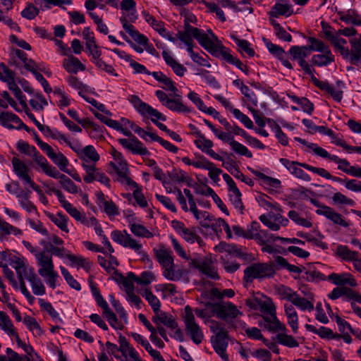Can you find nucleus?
Masks as SVG:
<instances>
[{
    "instance_id": "nucleus-54",
    "label": "nucleus",
    "mask_w": 361,
    "mask_h": 361,
    "mask_svg": "<svg viewBox=\"0 0 361 361\" xmlns=\"http://www.w3.org/2000/svg\"><path fill=\"white\" fill-rule=\"evenodd\" d=\"M20 123V118L16 114L7 111L0 113V123L7 128H14L13 123Z\"/></svg>"
},
{
    "instance_id": "nucleus-42",
    "label": "nucleus",
    "mask_w": 361,
    "mask_h": 361,
    "mask_svg": "<svg viewBox=\"0 0 361 361\" xmlns=\"http://www.w3.org/2000/svg\"><path fill=\"white\" fill-rule=\"evenodd\" d=\"M67 259L71 262V266L77 269L82 268L89 271L92 266V262L89 259L83 257L81 255H67Z\"/></svg>"
},
{
    "instance_id": "nucleus-21",
    "label": "nucleus",
    "mask_w": 361,
    "mask_h": 361,
    "mask_svg": "<svg viewBox=\"0 0 361 361\" xmlns=\"http://www.w3.org/2000/svg\"><path fill=\"white\" fill-rule=\"evenodd\" d=\"M130 232L136 237L151 238L154 236L147 227L141 224V219L137 218L134 214L128 215L126 217Z\"/></svg>"
},
{
    "instance_id": "nucleus-25",
    "label": "nucleus",
    "mask_w": 361,
    "mask_h": 361,
    "mask_svg": "<svg viewBox=\"0 0 361 361\" xmlns=\"http://www.w3.org/2000/svg\"><path fill=\"white\" fill-rule=\"evenodd\" d=\"M314 298L312 293H308L305 297H302L296 293L291 305L295 306L302 312H311L314 309Z\"/></svg>"
},
{
    "instance_id": "nucleus-49",
    "label": "nucleus",
    "mask_w": 361,
    "mask_h": 361,
    "mask_svg": "<svg viewBox=\"0 0 361 361\" xmlns=\"http://www.w3.org/2000/svg\"><path fill=\"white\" fill-rule=\"evenodd\" d=\"M194 217L199 221L200 224L204 228H209L210 226H213V216L206 211H200L196 209V211L191 212Z\"/></svg>"
},
{
    "instance_id": "nucleus-20",
    "label": "nucleus",
    "mask_w": 361,
    "mask_h": 361,
    "mask_svg": "<svg viewBox=\"0 0 361 361\" xmlns=\"http://www.w3.org/2000/svg\"><path fill=\"white\" fill-rule=\"evenodd\" d=\"M259 219L264 226L274 231H279L281 227L286 226L289 223L288 219L280 214H264Z\"/></svg>"
},
{
    "instance_id": "nucleus-27",
    "label": "nucleus",
    "mask_w": 361,
    "mask_h": 361,
    "mask_svg": "<svg viewBox=\"0 0 361 361\" xmlns=\"http://www.w3.org/2000/svg\"><path fill=\"white\" fill-rule=\"evenodd\" d=\"M109 154L114 159L113 161L110 162V165L118 175H124L126 172H128L127 161L121 152H118L115 148H112L109 151Z\"/></svg>"
},
{
    "instance_id": "nucleus-52",
    "label": "nucleus",
    "mask_w": 361,
    "mask_h": 361,
    "mask_svg": "<svg viewBox=\"0 0 361 361\" xmlns=\"http://www.w3.org/2000/svg\"><path fill=\"white\" fill-rule=\"evenodd\" d=\"M347 51L346 59L351 64L357 65L361 58V42H355L352 44L350 51Z\"/></svg>"
},
{
    "instance_id": "nucleus-13",
    "label": "nucleus",
    "mask_w": 361,
    "mask_h": 361,
    "mask_svg": "<svg viewBox=\"0 0 361 361\" xmlns=\"http://www.w3.org/2000/svg\"><path fill=\"white\" fill-rule=\"evenodd\" d=\"M17 147L20 152L32 157L35 162L39 166L43 173H44L51 165L47 159L37 151L35 147L29 145L27 142L19 141L17 144Z\"/></svg>"
},
{
    "instance_id": "nucleus-28",
    "label": "nucleus",
    "mask_w": 361,
    "mask_h": 361,
    "mask_svg": "<svg viewBox=\"0 0 361 361\" xmlns=\"http://www.w3.org/2000/svg\"><path fill=\"white\" fill-rule=\"evenodd\" d=\"M318 215L324 216L327 219L333 221L334 224L340 225L343 227H348V224L343 219L341 214L336 212L333 208L325 206L321 207L316 210Z\"/></svg>"
},
{
    "instance_id": "nucleus-8",
    "label": "nucleus",
    "mask_w": 361,
    "mask_h": 361,
    "mask_svg": "<svg viewBox=\"0 0 361 361\" xmlns=\"http://www.w3.org/2000/svg\"><path fill=\"white\" fill-rule=\"evenodd\" d=\"M0 80L7 84L8 89L21 104H25V97L16 83V73L3 63H0Z\"/></svg>"
},
{
    "instance_id": "nucleus-41",
    "label": "nucleus",
    "mask_w": 361,
    "mask_h": 361,
    "mask_svg": "<svg viewBox=\"0 0 361 361\" xmlns=\"http://www.w3.org/2000/svg\"><path fill=\"white\" fill-rule=\"evenodd\" d=\"M155 253L157 260L162 266V268L174 265L173 253L170 250L161 247L155 250Z\"/></svg>"
},
{
    "instance_id": "nucleus-19",
    "label": "nucleus",
    "mask_w": 361,
    "mask_h": 361,
    "mask_svg": "<svg viewBox=\"0 0 361 361\" xmlns=\"http://www.w3.org/2000/svg\"><path fill=\"white\" fill-rule=\"evenodd\" d=\"M44 173L52 178L60 179V184L67 192L72 194H76L78 192V189L76 185L69 178L66 176L64 174L61 173L60 171L51 164Z\"/></svg>"
},
{
    "instance_id": "nucleus-51",
    "label": "nucleus",
    "mask_w": 361,
    "mask_h": 361,
    "mask_svg": "<svg viewBox=\"0 0 361 361\" xmlns=\"http://www.w3.org/2000/svg\"><path fill=\"white\" fill-rule=\"evenodd\" d=\"M305 327L307 331L317 334L322 338L330 339L334 338L336 337L333 331L331 329L325 326H320L319 328H317L313 325L307 324H305Z\"/></svg>"
},
{
    "instance_id": "nucleus-29",
    "label": "nucleus",
    "mask_w": 361,
    "mask_h": 361,
    "mask_svg": "<svg viewBox=\"0 0 361 361\" xmlns=\"http://www.w3.org/2000/svg\"><path fill=\"white\" fill-rule=\"evenodd\" d=\"M211 343L214 351L220 356L226 358V349L228 345V333L212 336Z\"/></svg>"
},
{
    "instance_id": "nucleus-47",
    "label": "nucleus",
    "mask_w": 361,
    "mask_h": 361,
    "mask_svg": "<svg viewBox=\"0 0 361 361\" xmlns=\"http://www.w3.org/2000/svg\"><path fill=\"white\" fill-rule=\"evenodd\" d=\"M228 197L235 209L240 214L243 213L244 206L242 202V194L238 187L228 190Z\"/></svg>"
},
{
    "instance_id": "nucleus-34",
    "label": "nucleus",
    "mask_w": 361,
    "mask_h": 361,
    "mask_svg": "<svg viewBox=\"0 0 361 361\" xmlns=\"http://www.w3.org/2000/svg\"><path fill=\"white\" fill-rule=\"evenodd\" d=\"M328 279L331 281L334 284L337 286L349 285L351 287H355L357 282L353 277L349 273L335 274L333 273L328 276Z\"/></svg>"
},
{
    "instance_id": "nucleus-43",
    "label": "nucleus",
    "mask_w": 361,
    "mask_h": 361,
    "mask_svg": "<svg viewBox=\"0 0 361 361\" xmlns=\"http://www.w3.org/2000/svg\"><path fill=\"white\" fill-rule=\"evenodd\" d=\"M0 327L9 336H17L16 329L8 315L0 310Z\"/></svg>"
},
{
    "instance_id": "nucleus-37",
    "label": "nucleus",
    "mask_w": 361,
    "mask_h": 361,
    "mask_svg": "<svg viewBox=\"0 0 361 361\" xmlns=\"http://www.w3.org/2000/svg\"><path fill=\"white\" fill-rule=\"evenodd\" d=\"M174 98L170 99L166 104V107L172 111L179 113H189L190 109L182 102V97L177 92L173 93Z\"/></svg>"
},
{
    "instance_id": "nucleus-53",
    "label": "nucleus",
    "mask_w": 361,
    "mask_h": 361,
    "mask_svg": "<svg viewBox=\"0 0 361 361\" xmlns=\"http://www.w3.org/2000/svg\"><path fill=\"white\" fill-rule=\"evenodd\" d=\"M269 20L278 38L284 42H290L292 41V36L275 19L269 18Z\"/></svg>"
},
{
    "instance_id": "nucleus-5",
    "label": "nucleus",
    "mask_w": 361,
    "mask_h": 361,
    "mask_svg": "<svg viewBox=\"0 0 361 361\" xmlns=\"http://www.w3.org/2000/svg\"><path fill=\"white\" fill-rule=\"evenodd\" d=\"M111 238L122 247L133 250L142 257H147L142 243L132 236L126 230H114L111 233Z\"/></svg>"
},
{
    "instance_id": "nucleus-63",
    "label": "nucleus",
    "mask_w": 361,
    "mask_h": 361,
    "mask_svg": "<svg viewBox=\"0 0 361 361\" xmlns=\"http://www.w3.org/2000/svg\"><path fill=\"white\" fill-rule=\"evenodd\" d=\"M288 218L295 224L303 226L305 228H310L312 223L310 220L302 217L297 211L290 210L288 213Z\"/></svg>"
},
{
    "instance_id": "nucleus-18",
    "label": "nucleus",
    "mask_w": 361,
    "mask_h": 361,
    "mask_svg": "<svg viewBox=\"0 0 361 361\" xmlns=\"http://www.w3.org/2000/svg\"><path fill=\"white\" fill-rule=\"evenodd\" d=\"M194 134L196 137L194 143L197 148L214 160H222V157L212 149L214 143L212 140L207 139L200 130H196Z\"/></svg>"
},
{
    "instance_id": "nucleus-56",
    "label": "nucleus",
    "mask_w": 361,
    "mask_h": 361,
    "mask_svg": "<svg viewBox=\"0 0 361 361\" xmlns=\"http://www.w3.org/2000/svg\"><path fill=\"white\" fill-rule=\"evenodd\" d=\"M164 186L168 193H173L176 195L177 201L178 202L181 209L184 212H188V204L185 202V198L182 190L178 188H172L168 183H164Z\"/></svg>"
},
{
    "instance_id": "nucleus-1",
    "label": "nucleus",
    "mask_w": 361,
    "mask_h": 361,
    "mask_svg": "<svg viewBox=\"0 0 361 361\" xmlns=\"http://www.w3.org/2000/svg\"><path fill=\"white\" fill-rule=\"evenodd\" d=\"M246 304L251 309L261 312L263 317V320L259 322L261 327L273 332L277 330H286L285 324L276 317V307L271 298H255L247 300Z\"/></svg>"
},
{
    "instance_id": "nucleus-57",
    "label": "nucleus",
    "mask_w": 361,
    "mask_h": 361,
    "mask_svg": "<svg viewBox=\"0 0 361 361\" xmlns=\"http://www.w3.org/2000/svg\"><path fill=\"white\" fill-rule=\"evenodd\" d=\"M295 140L307 147V148L312 149L315 154L317 156H319L322 158L327 159L328 157H329V153L324 148L318 146L315 143L308 142L306 140L300 138V137H295Z\"/></svg>"
},
{
    "instance_id": "nucleus-7",
    "label": "nucleus",
    "mask_w": 361,
    "mask_h": 361,
    "mask_svg": "<svg viewBox=\"0 0 361 361\" xmlns=\"http://www.w3.org/2000/svg\"><path fill=\"white\" fill-rule=\"evenodd\" d=\"M183 321L185 331L192 342L197 345L201 343L204 338V333L201 327L195 322L192 309L188 305L185 306L184 309Z\"/></svg>"
},
{
    "instance_id": "nucleus-4",
    "label": "nucleus",
    "mask_w": 361,
    "mask_h": 361,
    "mask_svg": "<svg viewBox=\"0 0 361 361\" xmlns=\"http://www.w3.org/2000/svg\"><path fill=\"white\" fill-rule=\"evenodd\" d=\"M118 8L121 10V16L119 21L124 30L128 35L132 34L137 30L132 25L138 18V13L136 8V2L134 0H122L119 3Z\"/></svg>"
},
{
    "instance_id": "nucleus-16",
    "label": "nucleus",
    "mask_w": 361,
    "mask_h": 361,
    "mask_svg": "<svg viewBox=\"0 0 361 361\" xmlns=\"http://www.w3.org/2000/svg\"><path fill=\"white\" fill-rule=\"evenodd\" d=\"M18 276L20 280V289L22 294L27 299L29 304H33L35 300V298L27 288L24 280L26 279L28 282H30L32 279H35L36 276H37V274L35 272L34 268L30 266H27L20 272V274H18Z\"/></svg>"
},
{
    "instance_id": "nucleus-33",
    "label": "nucleus",
    "mask_w": 361,
    "mask_h": 361,
    "mask_svg": "<svg viewBox=\"0 0 361 361\" xmlns=\"http://www.w3.org/2000/svg\"><path fill=\"white\" fill-rule=\"evenodd\" d=\"M162 56L167 66L173 70L176 75L182 77L187 72V68L179 63L169 52L163 51Z\"/></svg>"
},
{
    "instance_id": "nucleus-22",
    "label": "nucleus",
    "mask_w": 361,
    "mask_h": 361,
    "mask_svg": "<svg viewBox=\"0 0 361 361\" xmlns=\"http://www.w3.org/2000/svg\"><path fill=\"white\" fill-rule=\"evenodd\" d=\"M193 264L195 268L207 277L214 280L219 279L217 270L210 259L207 257L195 259L193 260Z\"/></svg>"
},
{
    "instance_id": "nucleus-59",
    "label": "nucleus",
    "mask_w": 361,
    "mask_h": 361,
    "mask_svg": "<svg viewBox=\"0 0 361 361\" xmlns=\"http://www.w3.org/2000/svg\"><path fill=\"white\" fill-rule=\"evenodd\" d=\"M39 305L42 309H43L49 314V315L51 317L54 322L56 323L62 322V319L60 317L59 314L54 308V307L49 302L44 300V299L39 298Z\"/></svg>"
},
{
    "instance_id": "nucleus-10",
    "label": "nucleus",
    "mask_w": 361,
    "mask_h": 361,
    "mask_svg": "<svg viewBox=\"0 0 361 361\" xmlns=\"http://www.w3.org/2000/svg\"><path fill=\"white\" fill-rule=\"evenodd\" d=\"M152 321L156 325L162 324L169 328L171 331V336L176 340L179 341H183V332L180 329L178 328V323L171 314L159 310L155 313Z\"/></svg>"
},
{
    "instance_id": "nucleus-11",
    "label": "nucleus",
    "mask_w": 361,
    "mask_h": 361,
    "mask_svg": "<svg viewBox=\"0 0 361 361\" xmlns=\"http://www.w3.org/2000/svg\"><path fill=\"white\" fill-rule=\"evenodd\" d=\"M289 54L293 59L297 61L298 65L306 74L309 75L311 78L312 75H314V69L305 60V58L310 56L307 46H292L289 49Z\"/></svg>"
},
{
    "instance_id": "nucleus-3",
    "label": "nucleus",
    "mask_w": 361,
    "mask_h": 361,
    "mask_svg": "<svg viewBox=\"0 0 361 361\" xmlns=\"http://www.w3.org/2000/svg\"><path fill=\"white\" fill-rule=\"evenodd\" d=\"M128 101L133 106L135 110L143 117L150 118L161 130L168 133L170 130L166 125L159 122V120L165 121L166 118L161 113L154 109L149 104L143 102L137 95L130 94L128 96Z\"/></svg>"
},
{
    "instance_id": "nucleus-2",
    "label": "nucleus",
    "mask_w": 361,
    "mask_h": 361,
    "mask_svg": "<svg viewBox=\"0 0 361 361\" xmlns=\"http://www.w3.org/2000/svg\"><path fill=\"white\" fill-rule=\"evenodd\" d=\"M210 32H213L210 29L205 32L197 27L188 26L183 30L178 32L176 44L180 49L186 48L187 51L190 52L194 47V38L205 49L210 38Z\"/></svg>"
},
{
    "instance_id": "nucleus-35",
    "label": "nucleus",
    "mask_w": 361,
    "mask_h": 361,
    "mask_svg": "<svg viewBox=\"0 0 361 361\" xmlns=\"http://www.w3.org/2000/svg\"><path fill=\"white\" fill-rule=\"evenodd\" d=\"M284 312L287 318V322L293 333L296 334L299 329L298 315L295 308L289 303L284 305Z\"/></svg>"
},
{
    "instance_id": "nucleus-44",
    "label": "nucleus",
    "mask_w": 361,
    "mask_h": 361,
    "mask_svg": "<svg viewBox=\"0 0 361 361\" xmlns=\"http://www.w3.org/2000/svg\"><path fill=\"white\" fill-rule=\"evenodd\" d=\"M12 0H0V22L10 26L16 27L17 25L8 17L5 16L6 11L12 8Z\"/></svg>"
},
{
    "instance_id": "nucleus-62",
    "label": "nucleus",
    "mask_w": 361,
    "mask_h": 361,
    "mask_svg": "<svg viewBox=\"0 0 361 361\" xmlns=\"http://www.w3.org/2000/svg\"><path fill=\"white\" fill-rule=\"evenodd\" d=\"M23 322L27 328L32 332L33 335L40 336L43 334V330L34 317L27 315L24 317Z\"/></svg>"
},
{
    "instance_id": "nucleus-32",
    "label": "nucleus",
    "mask_w": 361,
    "mask_h": 361,
    "mask_svg": "<svg viewBox=\"0 0 361 361\" xmlns=\"http://www.w3.org/2000/svg\"><path fill=\"white\" fill-rule=\"evenodd\" d=\"M66 58L63 60L62 66L69 73L77 74L79 71H84L85 66L82 64L80 60L68 54Z\"/></svg>"
},
{
    "instance_id": "nucleus-36",
    "label": "nucleus",
    "mask_w": 361,
    "mask_h": 361,
    "mask_svg": "<svg viewBox=\"0 0 361 361\" xmlns=\"http://www.w3.org/2000/svg\"><path fill=\"white\" fill-rule=\"evenodd\" d=\"M11 163L13 171L25 183H27L32 179L28 174L27 166L21 160L14 157L11 160Z\"/></svg>"
},
{
    "instance_id": "nucleus-50",
    "label": "nucleus",
    "mask_w": 361,
    "mask_h": 361,
    "mask_svg": "<svg viewBox=\"0 0 361 361\" xmlns=\"http://www.w3.org/2000/svg\"><path fill=\"white\" fill-rule=\"evenodd\" d=\"M130 276L134 282L140 285H148L156 281L155 275L150 271H143L140 276L130 273Z\"/></svg>"
},
{
    "instance_id": "nucleus-30",
    "label": "nucleus",
    "mask_w": 361,
    "mask_h": 361,
    "mask_svg": "<svg viewBox=\"0 0 361 361\" xmlns=\"http://www.w3.org/2000/svg\"><path fill=\"white\" fill-rule=\"evenodd\" d=\"M293 13V6L288 2H276L270 9L269 18L275 19L279 16L289 17Z\"/></svg>"
},
{
    "instance_id": "nucleus-61",
    "label": "nucleus",
    "mask_w": 361,
    "mask_h": 361,
    "mask_svg": "<svg viewBox=\"0 0 361 361\" xmlns=\"http://www.w3.org/2000/svg\"><path fill=\"white\" fill-rule=\"evenodd\" d=\"M141 295L148 302L154 313L160 310L161 303L158 298L149 289L141 292Z\"/></svg>"
},
{
    "instance_id": "nucleus-46",
    "label": "nucleus",
    "mask_w": 361,
    "mask_h": 361,
    "mask_svg": "<svg viewBox=\"0 0 361 361\" xmlns=\"http://www.w3.org/2000/svg\"><path fill=\"white\" fill-rule=\"evenodd\" d=\"M280 331L281 332L276 335V340L279 343L288 348H297L299 346V342L293 336L286 333V330Z\"/></svg>"
},
{
    "instance_id": "nucleus-14",
    "label": "nucleus",
    "mask_w": 361,
    "mask_h": 361,
    "mask_svg": "<svg viewBox=\"0 0 361 361\" xmlns=\"http://www.w3.org/2000/svg\"><path fill=\"white\" fill-rule=\"evenodd\" d=\"M120 344L119 352L121 355H115V357L121 361H141L138 352L130 344L126 337L120 336L118 340Z\"/></svg>"
},
{
    "instance_id": "nucleus-24",
    "label": "nucleus",
    "mask_w": 361,
    "mask_h": 361,
    "mask_svg": "<svg viewBox=\"0 0 361 361\" xmlns=\"http://www.w3.org/2000/svg\"><path fill=\"white\" fill-rule=\"evenodd\" d=\"M118 141L125 149L130 151L134 154H139L141 156L150 154V152L144 146L142 142L135 137L130 139L120 138Z\"/></svg>"
},
{
    "instance_id": "nucleus-45",
    "label": "nucleus",
    "mask_w": 361,
    "mask_h": 361,
    "mask_svg": "<svg viewBox=\"0 0 361 361\" xmlns=\"http://www.w3.org/2000/svg\"><path fill=\"white\" fill-rule=\"evenodd\" d=\"M80 159L83 161L82 163L97 162L100 156L96 151L95 148L92 145H87L85 147L80 153Z\"/></svg>"
},
{
    "instance_id": "nucleus-60",
    "label": "nucleus",
    "mask_w": 361,
    "mask_h": 361,
    "mask_svg": "<svg viewBox=\"0 0 361 361\" xmlns=\"http://www.w3.org/2000/svg\"><path fill=\"white\" fill-rule=\"evenodd\" d=\"M109 300L111 304V305L114 307L116 312L118 314L120 319L123 324V326L128 324V314L124 310L123 307L121 305V302L116 300L115 297L113 295H109Z\"/></svg>"
},
{
    "instance_id": "nucleus-48",
    "label": "nucleus",
    "mask_w": 361,
    "mask_h": 361,
    "mask_svg": "<svg viewBox=\"0 0 361 361\" xmlns=\"http://www.w3.org/2000/svg\"><path fill=\"white\" fill-rule=\"evenodd\" d=\"M336 255L346 262H352L358 256V252L350 250L347 246L339 245L335 250Z\"/></svg>"
},
{
    "instance_id": "nucleus-15",
    "label": "nucleus",
    "mask_w": 361,
    "mask_h": 361,
    "mask_svg": "<svg viewBox=\"0 0 361 361\" xmlns=\"http://www.w3.org/2000/svg\"><path fill=\"white\" fill-rule=\"evenodd\" d=\"M97 304L103 310V315L109 323L110 326L116 330H123V324L119 321L116 314L110 309L106 301L102 295L94 298Z\"/></svg>"
},
{
    "instance_id": "nucleus-64",
    "label": "nucleus",
    "mask_w": 361,
    "mask_h": 361,
    "mask_svg": "<svg viewBox=\"0 0 361 361\" xmlns=\"http://www.w3.org/2000/svg\"><path fill=\"white\" fill-rule=\"evenodd\" d=\"M341 20L348 25H361V17L352 10L342 14Z\"/></svg>"
},
{
    "instance_id": "nucleus-17",
    "label": "nucleus",
    "mask_w": 361,
    "mask_h": 361,
    "mask_svg": "<svg viewBox=\"0 0 361 361\" xmlns=\"http://www.w3.org/2000/svg\"><path fill=\"white\" fill-rule=\"evenodd\" d=\"M41 149L56 165L59 169L64 172L69 166L68 158L60 151H55L49 145L42 144Z\"/></svg>"
},
{
    "instance_id": "nucleus-58",
    "label": "nucleus",
    "mask_w": 361,
    "mask_h": 361,
    "mask_svg": "<svg viewBox=\"0 0 361 361\" xmlns=\"http://www.w3.org/2000/svg\"><path fill=\"white\" fill-rule=\"evenodd\" d=\"M32 108L36 111H40L48 105L46 98L39 92L34 94L32 98L29 102Z\"/></svg>"
},
{
    "instance_id": "nucleus-40",
    "label": "nucleus",
    "mask_w": 361,
    "mask_h": 361,
    "mask_svg": "<svg viewBox=\"0 0 361 361\" xmlns=\"http://www.w3.org/2000/svg\"><path fill=\"white\" fill-rule=\"evenodd\" d=\"M320 54L313 55L312 62L319 67L327 66L334 61V56L330 49L321 52Z\"/></svg>"
},
{
    "instance_id": "nucleus-39",
    "label": "nucleus",
    "mask_w": 361,
    "mask_h": 361,
    "mask_svg": "<svg viewBox=\"0 0 361 361\" xmlns=\"http://www.w3.org/2000/svg\"><path fill=\"white\" fill-rule=\"evenodd\" d=\"M134 41H135L140 45H142L145 50L152 56H157V51L149 42V39L141 34L138 30L134 31L132 34L129 35Z\"/></svg>"
},
{
    "instance_id": "nucleus-55",
    "label": "nucleus",
    "mask_w": 361,
    "mask_h": 361,
    "mask_svg": "<svg viewBox=\"0 0 361 361\" xmlns=\"http://www.w3.org/2000/svg\"><path fill=\"white\" fill-rule=\"evenodd\" d=\"M48 216L51 221L58 226L61 231L66 233L69 232V229L68 228V218L66 215L61 213H57L56 214H49Z\"/></svg>"
},
{
    "instance_id": "nucleus-6",
    "label": "nucleus",
    "mask_w": 361,
    "mask_h": 361,
    "mask_svg": "<svg viewBox=\"0 0 361 361\" xmlns=\"http://www.w3.org/2000/svg\"><path fill=\"white\" fill-rule=\"evenodd\" d=\"M207 307L212 315L224 320L227 323L233 322L235 319L242 315V312L238 309L237 306L231 302L209 303Z\"/></svg>"
},
{
    "instance_id": "nucleus-26",
    "label": "nucleus",
    "mask_w": 361,
    "mask_h": 361,
    "mask_svg": "<svg viewBox=\"0 0 361 361\" xmlns=\"http://www.w3.org/2000/svg\"><path fill=\"white\" fill-rule=\"evenodd\" d=\"M97 197L96 202L100 207H103L106 214L109 216H116L119 214L118 208L116 204L101 191L95 192Z\"/></svg>"
},
{
    "instance_id": "nucleus-31",
    "label": "nucleus",
    "mask_w": 361,
    "mask_h": 361,
    "mask_svg": "<svg viewBox=\"0 0 361 361\" xmlns=\"http://www.w3.org/2000/svg\"><path fill=\"white\" fill-rule=\"evenodd\" d=\"M311 80L316 86L329 93L336 102H340L342 100L343 91L336 87L326 81H319L314 75H312Z\"/></svg>"
},
{
    "instance_id": "nucleus-23",
    "label": "nucleus",
    "mask_w": 361,
    "mask_h": 361,
    "mask_svg": "<svg viewBox=\"0 0 361 361\" xmlns=\"http://www.w3.org/2000/svg\"><path fill=\"white\" fill-rule=\"evenodd\" d=\"M37 265L39 267L38 273L41 276H45V274L54 271V265L52 259V255L45 250L39 252L35 258Z\"/></svg>"
},
{
    "instance_id": "nucleus-9",
    "label": "nucleus",
    "mask_w": 361,
    "mask_h": 361,
    "mask_svg": "<svg viewBox=\"0 0 361 361\" xmlns=\"http://www.w3.org/2000/svg\"><path fill=\"white\" fill-rule=\"evenodd\" d=\"M205 50L215 57H222L231 64H233L236 60V58L231 54L230 50L223 45L214 32H210V38Z\"/></svg>"
},
{
    "instance_id": "nucleus-12",
    "label": "nucleus",
    "mask_w": 361,
    "mask_h": 361,
    "mask_svg": "<svg viewBox=\"0 0 361 361\" xmlns=\"http://www.w3.org/2000/svg\"><path fill=\"white\" fill-rule=\"evenodd\" d=\"M273 274V269L271 266L257 263L247 267L244 271V280L246 282H252L255 279L269 277Z\"/></svg>"
},
{
    "instance_id": "nucleus-38",
    "label": "nucleus",
    "mask_w": 361,
    "mask_h": 361,
    "mask_svg": "<svg viewBox=\"0 0 361 361\" xmlns=\"http://www.w3.org/2000/svg\"><path fill=\"white\" fill-rule=\"evenodd\" d=\"M68 114L74 120H75L78 123L82 124L83 126L86 127L90 130L89 134L90 136H93L92 133H94L96 135L101 134L102 133V128L90 121H86L81 120L79 117L78 112L75 109H68Z\"/></svg>"
}]
</instances>
